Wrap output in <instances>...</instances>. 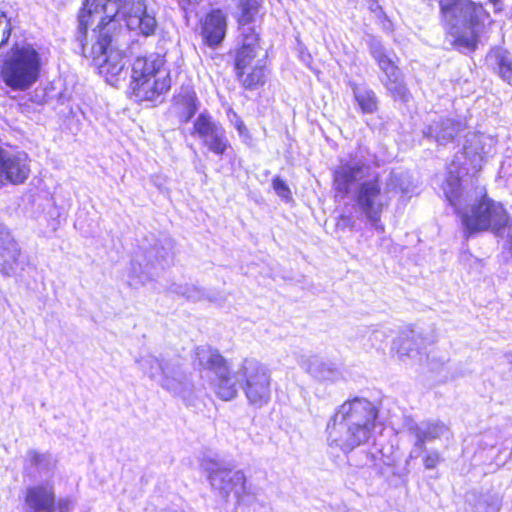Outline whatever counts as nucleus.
Here are the masks:
<instances>
[{
    "label": "nucleus",
    "mask_w": 512,
    "mask_h": 512,
    "mask_svg": "<svg viewBox=\"0 0 512 512\" xmlns=\"http://www.w3.org/2000/svg\"><path fill=\"white\" fill-rule=\"evenodd\" d=\"M173 243L168 237H145L134 252L128 271V285L137 288L151 280L157 270L169 266L173 260Z\"/></svg>",
    "instance_id": "nucleus-8"
},
{
    "label": "nucleus",
    "mask_w": 512,
    "mask_h": 512,
    "mask_svg": "<svg viewBox=\"0 0 512 512\" xmlns=\"http://www.w3.org/2000/svg\"><path fill=\"white\" fill-rule=\"evenodd\" d=\"M503 497L495 491H470L465 497V512H499Z\"/></svg>",
    "instance_id": "nucleus-22"
},
{
    "label": "nucleus",
    "mask_w": 512,
    "mask_h": 512,
    "mask_svg": "<svg viewBox=\"0 0 512 512\" xmlns=\"http://www.w3.org/2000/svg\"><path fill=\"white\" fill-rule=\"evenodd\" d=\"M25 504L27 512H54L56 497L54 487L50 483H41L26 489Z\"/></svg>",
    "instance_id": "nucleus-19"
},
{
    "label": "nucleus",
    "mask_w": 512,
    "mask_h": 512,
    "mask_svg": "<svg viewBox=\"0 0 512 512\" xmlns=\"http://www.w3.org/2000/svg\"><path fill=\"white\" fill-rule=\"evenodd\" d=\"M440 12L452 27L463 26L470 30V36H461L458 42L469 50L478 44L477 31L489 17L481 3L472 0H439Z\"/></svg>",
    "instance_id": "nucleus-10"
},
{
    "label": "nucleus",
    "mask_w": 512,
    "mask_h": 512,
    "mask_svg": "<svg viewBox=\"0 0 512 512\" xmlns=\"http://www.w3.org/2000/svg\"><path fill=\"white\" fill-rule=\"evenodd\" d=\"M227 32V15L219 8L212 9L201 22V36L204 43L211 48L218 47Z\"/></svg>",
    "instance_id": "nucleus-17"
},
{
    "label": "nucleus",
    "mask_w": 512,
    "mask_h": 512,
    "mask_svg": "<svg viewBox=\"0 0 512 512\" xmlns=\"http://www.w3.org/2000/svg\"><path fill=\"white\" fill-rule=\"evenodd\" d=\"M249 69L248 73H246V70H241V73L239 71L235 72V76L242 87L246 90H255L263 86L266 81L263 60H257Z\"/></svg>",
    "instance_id": "nucleus-28"
},
{
    "label": "nucleus",
    "mask_w": 512,
    "mask_h": 512,
    "mask_svg": "<svg viewBox=\"0 0 512 512\" xmlns=\"http://www.w3.org/2000/svg\"><path fill=\"white\" fill-rule=\"evenodd\" d=\"M41 64L39 52L31 45L15 46L3 63L1 77L10 89L25 91L38 80Z\"/></svg>",
    "instance_id": "nucleus-9"
},
{
    "label": "nucleus",
    "mask_w": 512,
    "mask_h": 512,
    "mask_svg": "<svg viewBox=\"0 0 512 512\" xmlns=\"http://www.w3.org/2000/svg\"><path fill=\"white\" fill-rule=\"evenodd\" d=\"M354 99L363 114H374L379 108V99L376 93L366 84L350 83Z\"/></svg>",
    "instance_id": "nucleus-25"
},
{
    "label": "nucleus",
    "mask_w": 512,
    "mask_h": 512,
    "mask_svg": "<svg viewBox=\"0 0 512 512\" xmlns=\"http://www.w3.org/2000/svg\"><path fill=\"white\" fill-rule=\"evenodd\" d=\"M241 10V16L239 19V23L242 25V28H248L250 22H252L255 14L258 11V2L257 0H241L239 4Z\"/></svg>",
    "instance_id": "nucleus-34"
},
{
    "label": "nucleus",
    "mask_w": 512,
    "mask_h": 512,
    "mask_svg": "<svg viewBox=\"0 0 512 512\" xmlns=\"http://www.w3.org/2000/svg\"><path fill=\"white\" fill-rule=\"evenodd\" d=\"M171 87L170 72H159L158 77L148 78L129 85L137 101H157Z\"/></svg>",
    "instance_id": "nucleus-16"
},
{
    "label": "nucleus",
    "mask_w": 512,
    "mask_h": 512,
    "mask_svg": "<svg viewBox=\"0 0 512 512\" xmlns=\"http://www.w3.org/2000/svg\"><path fill=\"white\" fill-rule=\"evenodd\" d=\"M407 429L411 436L422 439L424 443L444 436L449 430L443 422L438 420L410 421L407 424Z\"/></svg>",
    "instance_id": "nucleus-24"
},
{
    "label": "nucleus",
    "mask_w": 512,
    "mask_h": 512,
    "mask_svg": "<svg viewBox=\"0 0 512 512\" xmlns=\"http://www.w3.org/2000/svg\"><path fill=\"white\" fill-rule=\"evenodd\" d=\"M159 72H169V70L165 68V59L163 56L152 53L137 57L132 64L130 84L139 83L142 79L158 77Z\"/></svg>",
    "instance_id": "nucleus-21"
},
{
    "label": "nucleus",
    "mask_w": 512,
    "mask_h": 512,
    "mask_svg": "<svg viewBox=\"0 0 512 512\" xmlns=\"http://www.w3.org/2000/svg\"><path fill=\"white\" fill-rule=\"evenodd\" d=\"M241 45L235 50L234 72L247 70L254 64L259 47V34L253 27L241 28Z\"/></svg>",
    "instance_id": "nucleus-18"
},
{
    "label": "nucleus",
    "mask_w": 512,
    "mask_h": 512,
    "mask_svg": "<svg viewBox=\"0 0 512 512\" xmlns=\"http://www.w3.org/2000/svg\"><path fill=\"white\" fill-rule=\"evenodd\" d=\"M136 363L150 380L157 382L164 390L182 398L187 405L194 404L202 384L193 381L181 357L147 354L136 359Z\"/></svg>",
    "instance_id": "nucleus-6"
},
{
    "label": "nucleus",
    "mask_w": 512,
    "mask_h": 512,
    "mask_svg": "<svg viewBox=\"0 0 512 512\" xmlns=\"http://www.w3.org/2000/svg\"><path fill=\"white\" fill-rule=\"evenodd\" d=\"M440 461V456L438 452L433 451L427 454L424 458V466L426 469H434L438 465Z\"/></svg>",
    "instance_id": "nucleus-40"
},
{
    "label": "nucleus",
    "mask_w": 512,
    "mask_h": 512,
    "mask_svg": "<svg viewBox=\"0 0 512 512\" xmlns=\"http://www.w3.org/2000/svg\"><path fill=\"white\" fill-rule=\"evenodd\" d=\"M463 128L464 125L459 120L435 116L425 124L422 133L425 138L439 145H446L452 142Z\"/></svg>",
    "instance_id": "nucleus-15"
},
{
    "label": "nucleus",
    "mask_w": 512,
    "mask_h": 512,
    "mask_svg": "<svg viewBox=\"0 0 512 512\" xmlns=\"http://www.w3.org/2000/svg\"><path fill=\"white\" fill-rule=\"evenodd\" d=\"M272 187L275 193L282 200L289 201L290 199H292V193L289 186L280 176H275L272 179Z\"/></svg>",
    "instance_id": "nucleus-37"
},
{
    "label": "nucleus",
    "mask_w": 512,
    "mask_h": 512,
    "mask_svg": "<svg viewBox=\"0 0 512 512\" xmlns=\"http://www.w3.org/2000/svg\"><path fill=\"white\" fill-rule=\"evenodd\" d=\"M364 457H365V460H364V461H361V462H359V463H355V465H356V466H364V465H366V464L368 463V460H369V455L366 453V454L364 455Z\"/></svg>",
    "instance_id": "nucleus-44"
},
{
    "label": "nucleus",
    "mask_w": 512,
    "mask_h": 512,
    "mask_svg": "<svg viewBox=\"0 0 512 512\" xmlns=\"http://www.w3.org/2000/svg\"><path fill=\"white\" fill-rule=\"evenodd\" d=\"M30 169L25 153L14 154L0 148V182L21 184L29 176Z\"/></svg>",
    "instance_id": "nucleus-14"
},
{
    "label": "nucleus",
    "mask_w": 512,
    "mask_h": 512,
    "mask_svg": "<svg viewBox=\"0 0 512 512\" xmlns=\"http://www.w3.org/2000/svg\"><path fill=\"white\" fill-rule=\"evenodd\" d=\"M71 506V500L68 498L60 499L58 501L59 512H68Z\"/></svg>",
    "instance_id": "nucleus-42"
},
{
    "label": "nucleus",
    "mask_w": 512,
    "mask_h": 512,
    "mask_svg": "<svg viewBox=\"0 0 512 512\" xmlns=\"http://www.w3.org/2000/svg\"><path fill=\"white\" fill-rule=\"evenodd\" d=\"M380 81L385 87L387 94L391 96L394 101L401 103H408L410 101L411 93L404 81L402 71L393 74V76L382 77Z\"/></svg>",
    "instance_id": "nucleus-26"
},
{
    "label": "nucleus",
    "mask_w": 512,
    "mask_h": 512,
    "mask_svg": "<svg viewBox=\"0 0 512 512\" xmlns=\"http://www.w3.org/2000/svg\"><path fill=\"white\" fill-rule=\"evenodd\" d=\"M333 189L337 196L350 198L355 212L359 213L376 230L383 231L382 213L392 201V196L412 190L411 176L405 172L391 171L383 184L380 174L372 170L367 158L350 154L341 158L333 172Z\"/></svg>",
    "instance_id": "nucleus-2"
},
{
    "label": "nucleus",
    "mask_w": 512,
    "mask_h": 512,
    "mask_svg": "<svg viewBox=\"0 0 512 512\" xmlns=\"http://www.w3.org/2000/svg\"><path fill=\"white\" fill-rule=\"evenodd\" d=\"M176 103L180 107L179 120L182 123L190 122L200 106L198 97L191 88H183L176 98Z\"/></svg>",
    "instance_id": "nucleus-27"
},
{
    "label": "nucleus",
    "mask_w": 512,
    "mask_h": 512,
    "mask_svg": "<svg viewBox=\"0 0 512 512\" xmlns=\"http://www.w3.org/2000/svg\"><path fill=\"white\" fill-rule=\"evenodd\" d=\"M389 337V331L385 328H364L360 336V343L365 349H380L382 343Z\"/></svg>",
    "instance_id": "nucleus-32"
},
{
    "label": "nucleus",
    "mask_w": 512,
    "mask_h": 512,
    "mask_svg": "<svg viewBox=\"0 0 512 512\" xmlns=\"http://www.w3.org/2000/svg\"><path fill=\"white\" fill-rule=\"evenodd\" d=\"M121 17L130 30L144 36L154 34L155 16L147 12L144 0H84L78 13L75 41L80 53L92 59L106 82L117 86L127 71L123 52L117 47Z\"/></svg>",
    "instance_id": "nucleus-1"
},
{
    "label": "nucleus",
    "mask_w": 512,
    "mask_h": 512,
    "mask_svg": "<svg viewBox=\"0 0 512 512\" xmlns=\"http://www.w3.org/2000/svg\"><path fill=\"white\" fill-rule=\"evenodd\" d=\"M370 9L375 12L377 9H380V6L378 5V3H374L370 6Z\"/></svg>",
    "instance_id": "nucleus-45"
},
{
    "label": "nucleus",
    "mask_w": 512,
    "mask_h": 512,
    "mask_svg": "<svg viewBox=\"0 0 512 512\" xmlns=\"http://www.w3.org/2000/svg\"><path fill=\"white\" fill-rule=\"evenodd\" d=\"M191 135L197 136L202 144L217 156L224 155L231 147L225 128L207 111L196 117Z\"/></svg>",
    "instance_id": "nucleus-12"
},
{
    "label": "nucleus",
    "mask_w": 512,
    "mask_h": 512,
    "mask_svg": "<svg viewBox=\"0 0 512 512\" xmlns=\"http://www.w3.org/2000/svg\"><path fill=\"white\" fill-rule=\"evenodd\" d=\"M493 235L502 240L499 262L504 265L512 263V219L499 230V234Z\"/></svg>",
    "instance_id": "nucleus-31"
},
{
    "label": "nucleus",
    "mask_w": 512,
    "mask_h": 512,
    "mask_svg": "<svg viewBox=\"0 0 512 512\" xmlns=\"http://www.w3.org/2000/svg\"><path fill=\"white\" fill-rule=\"evenodd\" d=\"M489 59L494 61V68L501 79L512 85V56L510 52L498 47L491 51Z\"/></svg>",
    "instance_id": "nucleus-29"
},
{
    "label": "nucleus",
    "mask_w": 512,
    "mask_h": 512,
    "mask_svg": "<svg viewBox=\"0 0 512 512\" xmlns=\"http://www.w3.org/2000/svg\"><path fill=\"white\" fill-rule=\"evenodd\" d=\"M489 2L491 4H493L495 12H498V11L502 10V7H501L502 2H501V0H489Z\"/></svg>",
    "instance_id": "nucleus-43"
},
{
    "label": "nucleus",
    "mask_w": 512,
    "mask_h": 512,
    "mask_svg": "<svg viewBox=\"0 0 512 512\" xmlns=\"http://www.w3.org/2000/svg\"><path fill=\"white\" fill-rule=\"evenodd\" d=\"M201 467L208 474L212 488L223 498L233 493L240 505L244 496L249 494L246 476L242 470H234V462L205 457L201 461Z\"/></svg>",
    "instance_id": "nucleus-11"
},
{
    "label": "nucleus",
    "mask_w": 512,
    "mask_h": 512,
    "mask_svg": "<svg viewBox=\"0 0 512 512\" xmlns=\"http://www.w3.org/2000/svg\"><path fill=\"white\" fill-rule=\"evenodd\" d=\"M364 41L369 49L371 57L374 60L388 51L382 44L381 39L372 34H366Z\"/></svg>",
    "instance_id": "nucleus-36"
},
{
    "label": "nucleus",
    "mask_w": 512,
    "mask_h": 512,
    "mask_svg": "<svg viewBox=\"0 0 512 512\" xmlns=\"http://www.w3.org/2000/svg\"><path fill=\"white\" fill-rule=\"evenodd\" d=\"M169 292L182 296L191 302H198L204 299L212 301V298L204 289L192 284L172 283L169 287Z\"/></svg>",
    "instance_id": "nucleus-30"
},
{
    "label": "nucleus",
    "mask_w": 512,
    "mask_h": 512,
    "mask_svg": "<svg viewBox=\"0 0 512 512\" xmlns=\"http://www.w3.org/2000/svg\"><path fill=\"white\" fill-rule=\"evenodd\" d=\"M379 69L383 73V77L393 76V74L401 72V69L395 64L393 60V53L387 51L379 58L375 59Z\"/></svg>",
    "instance_id": "nucleus-35"
},
{
    "label": "nucleus",
    "mask_w": 512,
    "mask_h": 512,
    "mask_svg": "<svg viewBox=\"0 0 512 512\" xmlns=\"http://www.w3.org/2000/svg\"><path fill=\"white\" fill-rule=\"evenodd\" d=\"M393 349L400 358H415L425 350L424 339L414 329L405 330L393 341Z\"/></svg>",
    "instance_id": "nucleus-23"
},
{
    "label": "nucleus",
    "mask_w": 512,
    "mask_h": 512,
    "mask_svg": "<svg viewBox=\"0 0 512 512\" xmlns=\"http://www.w3.org/2000/svg\"><path fill=\"white\" fill-rule=\"evenodd\" d=\"M497 140L480 132L466 135L463 149L457 152L448 166L447 177L443 186L447 200L457 204V195L461 178L467 174L479 172L487 158L495 153Z\"/></svg>",
    "instance_id": "nucleus-7"
},
{
    "label": "nucleus",
    "mask_w": 512,
    "mask_h": 512,
    "mask_svg": "<svg viewBox=\"0 0 512 512\" xmlns=\"http://www.w3.org/2000/svg\"><path fill=\"white\" fill-rule=\"evenodd\" d=\"M194 362L214 375V391L222 400L234 399L241 388L252 406L261 408L270 401L271 371L257 359L245 358L236 371H231L217 349L200 346L196 348Z\"/></svg>",
    "instance_id": "nucleus-3"
},
{
    "label": "nucleus",
    "mask_w": 512,
    "mask_h": 512,
    "mask_svg": "<svg viewBox=\"0 0 512 512\" xmlns=\"http://www.w3.org/2000/svg\"><path fill=\"white\" fill-rule=\"evenodd\" d=\"M378 414V408L370 400L363 397L348 399L327 422L328 447L348 455L367 444L375 429Z\"/></svg>",
    "instance_id": "nucleus-4"
},
{
    "label": "nucleus",
    "mask_w": 512,
    "mask_h": 512,
    "mask_svg": "<svg viewBox=\"0 0 512 512\" xmlns=\"http://www.w3.org/2000/svg\"><path fill=\"white\" fill-rule=\"evenodd\" d=\"M11 34V25L5 13H0V47L7 43Z\"/></svg>",
    "instance_id": "nucleus-38"
},
{
    "label": "nucleus",
    "mask_w": 512,
    "mask_h": 512,
    "mask_svg": "<svg viewBox=\"0 0 512 512\" xmlns=\"http://www.w3.org/2000/svg\"><path fill=\"white\" fill-rule=\"evenodd\" d=\"M236 120H235V129L237 130L239 136L243 139L244 142L251 139L249 130L247 129L245 123L242 119H240L236 114H234Z\"/></svg>",
    "instance_id": "nucleus-39"
},
{
    "label": "nucleus",
    "mask_w": 512,
    "mask_h": 512,
    "mask_svg": "<svg viewBox=\"0 0 512 512\" xmlns=\"http://www.w3.org/2000/svg\"><path fill=\"white\" fill-rule=\"evenodd\" d=\"M425 444L422 439L415 438L413 447L410 451V458H418L421 456L422 452L425 450Z\"/></svg>",
    "instance_id": "nucleus-41"
},
{
    "label": "nucleus",
    "mask_w": 512,
    "mask_h": 512,
    "mask_svg": "<svg viewBox=\"0 0 512 512\" xmlns=\"http://www.w3.org/2000/svg\"><path fill=\"white\" fill-rule=\"evenodd\" d=\"M298 364L313 378L323 382H336L342 378L341 370L332 362L316 355H300Z\"/></svg>",
    "instance_id": "nucleus-20"
},
{
    "label": "nucleus",
    "mask_w": 512,
    "mask_h": 512,
    "mask_svg": "<svg viewBox=\"0 0 512 512\" xmlns=\"http://www.w3.org/2000/svg\"><path fill=\"white\" fill-rule=\"evenodd\" d=\"M28 460L31 466L45 475L52 473L55 468V460L51 454L39 453L36 450L28 451Z\"/></svg>",
    "instance_id": "nucleus-33"
},
{
    "label": "nucleus",
    "mask_w": 512,
    "mask_h": 512,
    "mask_svg": "<svg viewBox=\"0 0 512 512\" xmlns=\"http://www.w3.org/2000/svg\"><path fill=\"white\" fill-rule=\"evenodd\" d=\"M18 244L5 225H0V272L5 276H16L24 270Z\"/></svg>",
    "instance_id": "nucleus-13"
},
{
    "label": "nucleus",
    "mask_w": 512,
    "mask_h": 512,
    "mask_svg": "<svg viewBox=\"0 0 512 512\" xmlns=\"http://www.w3.org/2000/svg\"><path fill=\"white\" fill-rule=\"evenodd\" d=\"M457 204L448 200L460 217L466 238L484 231L499 234V230L512 220L505 207L487 195L485 187H476L463 196L460 186Z\"/></svg>",
    "instance_id": "nucleus-5"
}]
</instances>
